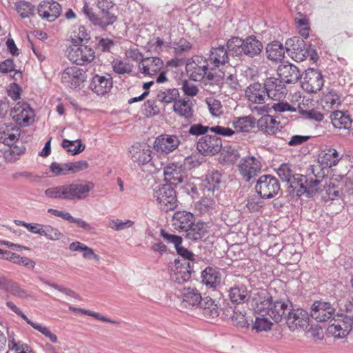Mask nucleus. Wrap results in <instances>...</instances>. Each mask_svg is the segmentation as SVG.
Segmentation results:
<instances>
[{
  "mask_svg": "<svg viewBox=\"0 0 353 353\" xmlns=\"http://www.w3.org/2000/svg\"><path fill=\"white\" fill-rule=\"evenodd\" d=\"M243 39L239 37H232L227 42V51L231 53L232 56L238 57L243 55Z\"/></svg>",
  "mask_w": 353,
  "mask_h": 353,
  "instance_id": "46",
  "label": "nucleus"
},
{
  "mask_svg": "<svg viewBox=\"0 0 353 353\" xmlns=\"http://www.w3.org/2000/svg\"><path fill=\"white\" fill-rule=\"evenodd\" d=\"M112 88V79L110 75L95 74L90 80L89 88L96 94L103 96Z\"/></svg>",
  "mask_w": 353,
  "mask_h": 353,
  "instance_id": "20",
  "label": "nucleus"
},
{
  "mask_svg": "<svg viewBox=\"0 0 353 353\" xmlns=\"http://www.w3.org/2000/svg\"><path fill=\"white\" fill-rule=\"evenodd\" d=\"M61 145L65 150L71 152L73 155L81 153L85 148V145L83 144L79 139L75 141L63 139Z\"/></svg>",
  "mask_w": 353,
  "mask_h": 353,
  "instance_id": "48",
  "label": "nucleus"
},
{
  "mask_svg": "<svg viewBox=\"0 0 353 353\" xmlns=\"http://www.w3.org/2000/svg\"><path fill=\"white\" fill-rule=\"evenodd\" d=\"M194 222V214L187 211H177L172 216V225L179 232H185Z\"/></svg>",
  "mask_w": 353,
  "mask_h": 353,
  "instance_id": "28",
  "label": "nucleus"
},
{
  "mask_svg": "<svg viewBox=\"0 0 353 353\" xmlns=\"http://www.w3.org/2000/svg\"><path fill=\"white\" fill-rule=\"evenodd\" d=\"M201 81H203L205 90L215 93L221 88L223 84V77L221 75L214 74L212 70L206 72V74Z\"/></svg>",
  "mask_w": 353,
  "mask_h": 353,
  "instance_id": "36",
  "label": "nucleus"
},
{
  "mask_svg": "<svg viewBox=\"0 0 353 353\" xmlns=\"http://www.w3.org/2000/svg\"><path fill=\"white\" fill-rule=\"evenodd\" d=\"M180 143L178 136L163 134L155 139L154 149L159 153L168 154L175 150Z\"/></svg>",
  "mask_w": 353,
  "mask_h": 353,
  "instance_id": "14",
  "label": "nucleus"
},
{
  "mask_svg": "<svg viewBox=\"0 0 353 353\" xmlns=\"http://www.w3.org/2000/svg\"><path fill=\"white\" fill-rule=\"evenodd\" d=\"M62 12L61 6L55 1H43L38 6V14L48 21H54Z\"/></svg>",
  "mask_w": 353,
  "mask_h": 353,
  "instance_id": "19",
  "label": "nucleus"
},
{
  "mask_svg": "<svg viewBox=\"0 0 353 353\" xmlns=\"http://www.w3.org/2000/svg\"><path fill=\"white\" fill-rule=\"evenodd\" d=\"M142 112L148 117H151L159 114L160 109L154 100L149 99L144 103Z\"/></svg>",
  "mask_w": 353,
  "mask_h": 353,
  "instance_id": "60",
  "label": "nucleus"
},
{
  "mask_svg": "<svg viewBox=\"0 0 353 353\" xmlns=\"http://www.w3.org/2000/svg\"><path fill=\"white\" fill-rule=\"evenodd\" d=\"M85 79V72L76 66L67 68L61 74L62 83L72 89L79 87Z\"/></svg>",
  "mask_w": 353,
  "mask_h": 353,
  "instance_id": "16",
  "label": "nucleus"
},
{
  "mask_svg": "<svg viewBox=\"0 0 353 353\" xmlns=\"http://www.w3.org/2000/svg\"><path fill=\"white\" fill-rule=\"evenodd\" d=\"M255 189L261 199H271L279 193L281 187L279 180L275 176L265 174L259 178Z\"/></svg>",
  "mask_w": 353,
  "mask_h": 353,
  "instance_id": "6",
  "label": "nucleus"
},
{
  "mask_svg": "<svg viewBox=\"0 0 353 353\" xmlns=\"http://www.w3.org/2000/svg\"><path fill=\"white\" fill-rule=\"evenodd\" d=\"M20 134L19 128L13 124L7 125L5 128L2 127L0 130V141L11 146L18 141Z\"/></svg>",
  "mask_w": 353,
  "mask_h": 353,
  "instance_id": "35",
  "label": "nucleus"
},
{
  "mask_svg": "<svg viewBox=\"0 0 353 353\" xmlns=\"http://www.w3.org/2000/svg\"><path fill=\"white\" fill-rule=\"evenodd\" d=\"M101 16L99 17L98 26L106 29L109 26L113 25L117 21V16L112 10L101 11Z\"/></svg>",
  "mask_w": 353,
  "mask_h": 353,
  "instance_id": "49",
  "label": "nucleus"
},
{
  "mask_svg": "<svg viewBox=\"0 0 353 353\" xmlns=\"http://www.w3.org/2000/svg\"><path fill=\"white\" fill-rule=\"evenodd\" d=\"M277 137L284 139L287 142L288 145L292 147L301 145V144L307 142L311 138V136L304 135H292L289 137L288 134H287L286 137L280 135H278Z\"/></svg>",
  "mask_w": 353,
  "mask_h": 353,
  "instance_id": "54",
  "label": "nucleus"
},
{
  "mask_svg": "<svg viewBox=\"0 0 353 353\" xmlns=\"http://www.w3.org/2000/svg\"><path fill=\"white\" fill-rule=\"evenodd\" d=\"M265 52L268 59L278 62L283 60L286 50L281 43L275 41L267 45Z\"/></svg>",
  "mask_w": 353,
  "mask_h": 353,
  "instance_id": "37",
  "label": "nucleus"
},
{
  "mask_svg": "<svg viewBox=\"0 0 353 353\" xmlns=\"http://www.w3.org/2000/svg\"><path fill=\"white\" fill-rule=\"evenodd\" d=\"M208 70V62L202 57L196 56L186 64V71L190 77L195 81H200L204 79Z\"/></svg>",
  "mask_w": 353,
  "mask_h": 353,
  "instance_id": "12",
  "label": "nucleus"
},
{
  "mask_svg": "<svg viewBox=\"0 0 353 353\" xmlns=\"http://www.w3.org/2000/svg\"><path fill=\"white\" fill-rule=\"evenodd\" d=\"M264 84L267 92V97L274 101L283 99L288 93L285 83L278 78H268Z\"/></svg>",
  "mask_w": 353,
  "mask_h": 353,
  "instance_id": "17",
  "label": "nucleus"
},
{
  "mask_svg": "<svg viewBox=\"0 0 353 353\" xmlns=\"http://www.w3.org/2000/svg\"><path fill=\"white\" fill-rule=\"evenodd\" d=\"M205 102L208 105L209 111L212 116L219 117L223 113V106L219 100L210 97L206 99Z\"/></svg>",
  "mask_w": 353,
  "mask_h": 353,
  "instance_id": "55",
  "label": "nucleus"
},
{
  "mask_svg": "<svg viewBox=\"0 0 353 353\" xmlns=\"http://www.w3.org/2000/svg\"><path fill=\"white\" fill-rule=\"evenodd\" d=\"M13 120L21 126H28L34 121V110L25 101H19L10 110Z\"/></svg>",
  "mask_w": 353,
  "mask_h": 353,
  "instance_id": "9",
  "label": "nucleus"
},
{
  "mask_svg": "<svg viewBox=\"0 0 353 353\" xmlns=\"http://www.w3.org/2000/svg\"><path fill=\"white\" fill-rule=\"evenodd\" d=\"M193 106L194 105L190 99H181L174 101L173 110L180 117L188 121H192L194 117Z\"/></svg>",
  "mask_w": 353,
  "mask_h": 353,
  "instance_id": "26",
  "label": "nucleus"
},
{
  "mask_svg": "<svg viewBox=\"0 0 353 353\" xmlns=\"http://www.w3.org/2000/svg\"><path fill=\"white\" fill-rule=\"evenodd\" d=\"M324 80L321 72L313 68L305 70L301 86L307 92H316L322 88Z\"/></svg>",
  "mask_w": 353,
  "mask_h": 353,
  "instance_id": "13",
  "label": "nucleus"
},
{
  "mask_svg": "<svg viewBox=\"0 0 353 353\" xmlns=\"http://www.w3.org/2000/svg\"><path fill=\"white\" fill-rule=\"evenodd\" d=\"M27 323L32 326L34 329L41 332L45 336L48 338L51 342L56 343L57 341V336L53 334L47 327L34 323L30 320H29Z\"/></svg>",
  "mask_w": 353,
  "mask_h": 353,
  "instance_id": "59",
  "label": "nucleus"
},
{
  "mask_svg": "<svg viewBox=\"0 0 353 353\" xmlns=\"http://www.w3.org/2000/svg\"><path fill=\"white\" fill-rule=\"evenodd\" d=\"M69 310L72 311V312H74L75 313H80V314H85V315H88V316H92L94 319L100 320V321H101L103 322H108V323H114V321H112L111 319H108V318H107V317H105L104 316H102L99 313H97V312L89 310H85V309H82V308H79V307H74V306H70L69 307Z\"/></svg>",
  "mask_w": 353,
  "mask_h": 353,
  "instance_id": "52",
  "label": "nucleus"
},
{
  "mask_svg": "<svg viewBox=\"0 0 353 353\" xmlns=\"http://www.w3.org/2000/svg\"><path fill=\"white\" fill-rule=\"evenodd\" d=\"M333 125L339 129H349L352 127V120L350 115L342 111H334L330 114Z\"/></svg>",
  "mask_w": 353,
  "mask_h": 353,
  "instance_id": "40",
  "label": "nucleus"
},
{
  "mask_svg": "<svg viewBox=\"0 0 353 353\" xmlns=\"http://www.w3.org/2000/svg\"><path fill=\"white\" fill-rule=\"evenodd\" d=\"M163 65V61L159 57H149L139 63V68L145 75L153 76L159 72Z\"/></svg>",
  "mask_w": 353,
  "mask_h": 353,
  "instance_id": "32",
  "label": "nucleus"
},
{
  "mask_svg": "<svg viewBox=\"0 0 353 353\" xmlns=\"http://www.w3.org/2000/svg\"><path fill=\"white\" fill-rule=\"evenodd\" d=\"M194 265L193 261L175 259L171 267L172 281L179 284L188 281L191 277Z\"/></svg>",
  "mask_w": 353,
  "mask_h": 353,
  "instance_id": "8",
  "label": "nucleus"
},
{
  "mask_svg": "<svg viewBox=\"0 0 353 353\" xmlns=\"http://www.w3.org/2000/svg\"><path fill=\"white\" fill-rule=\"evenodd\" d=\"M187 239L197 241L205 237L207 233V228L205 223L201 222L193 223L185 231Z\"/></svg>",
  "mask_w": 353,
  "mask_h": 353,
  "instance_id": "42",
  "label": "nucleus"
},
{
  "mask_svg": "<svg viewBox=\"0 0 353 353\" xmlns=\"http://www.w3.org/2000/svg\"><path fill=\"white\" fill-rule=\"evenodd\" d=\"M332 323L329 325L327 329L328 335L332 336L336 339L345 338L352 330V325L350 322L345 320H336L333 318L331 320Z\"/></svg>",
  "mask_w": 353,
  "mask_h": 353,
  "instance_id": "25",
  "label": "nucleus"
},
{
  "mask_svg": "<svg viewBox=\"0 0 353 353\" xmlns=\"http://www.w3.org/2000/svg\"><path fill=\"white\" fill-rule=\"evenodd\" d=\"M112 67L114 71L119 74H129L132 70V65L123 61H114Z\"/></svg>",
  "mask_w": 353,
  "mask_h": 353,
  "instance_id": "62",
  "label": "nucleus"
},
{
  "mask_svg": "<svg viewBox=\"0 0 353 353\" xmlns=\"http://www.w3.org/2000/svg\"><path fill=\"white\" fill-rule=\"evenodd\" d=\"M153 197L163 211L173 210L177 207L176 191L170 184L158 185L154 190Z\"/></svg>",
  "mask_w": 353,
  "mask_h": 353,
  "instance_id": "4",
  "label": "nucleus"
},
{
  "mask_svg": "<svg viewBox=\"0 0 353 353\" xmlns=\"http://www.w3.org/2000/svg\"><path fill=\"white\" fill-rule=\"evenodd\" d=\"M321 104L324 109L337 108L341 104V99L338 94L333 90H330L324 94L321 98Z\"/></svg>",
  "mask_w": 353,
  "mask_h": 353,
  "instance_id": "43",
  "label": "nucleus"
},
{
  "mask_svg": "<svg viewBox=\"0 0 353 353\" xmlns=\"http://www.w3.org/2000/svg\"><path fill=\"white\" fill-rule=\"evenodd\" d=\"M221 180V176L219 172L212 171L206 175L205 180L203 182L205 188L210 192H214L218 188Z\"/></svg>",
  "mask_w": 353,
  "mask_h": 353,
  "instance_id": "47",
  "label": "nucleus"
},
{
  "mask_svg": "<svg viewBox=\"0 0 353 353\" xmlns=\"http://www.w3.org/2000/svg\"><path fill=\"white\" fill-rule=\"evenodd\" d=\"M134 222L130 220L121 221L120 219H111L107 226L114 231H121L132 226Z\"/></svg>",
  "mask_w": 353,
  "mask_h": 353,
  "instance_id": "58",
  "label": "nucleus"
},
{
  "mask_svg": "<svg viewBox=\"0 0 353 353\" xmlns=\"http://www.w3.org/2000/svg\"><path fill=\"white\" fill-rule=\"evenodd\" d=\"M343 157V154L338 152L335 148H327L321 152L318 161L322 166L330 168L337 165Z\"/></svg>",
  "mask_w": 353,
  "mask_h": 353,
  "instance_id": "24",
  "label": "nucleus"
},
{
  "mask_svg": "<svg viewBox=\"0 0 353 353\" xmlns=\"http://www.w3.org/2000/svg\"><path fill=\"white\" fill-rule=\"evenodd\" d=\"M201 281L206 286L215 288L221 282V274L218 268L207 267L201 272Z\"/></svg>",
  "mask_w": 353,
  "mask_h": 353,
  "instance_id": "34",
  "label": "nucleus"
},
{
  "mask_svg": "<svg viewBox=\"0 0 353 353\" xmlns=\"http://www.w3.org/2000/svg\"><path fill=\"white\" fill-rule=\"evenodd\" d=\"M8 343L9 350L16 353H21L24 350H28V344L21 341H16L13 336H9Z\"/></svg>",
  "mask_w": 353,
  "mask_h": 353,
  "instance_id": "63",
  "label": "nucleus"
},
{
  "mask_svg": "<svg viewBox=\"0 0 353 353\" xmlns=\"http://www.w3.org/2000/svg\"><path fill=\"white\" fill-rule=\"evenodd\" d=\"M216 207V202L210 197L205 196L195 203V210L200 214L212 212Z\"/></svg>",
  "mask_w": 353,
  "mask_h": 353,
  "instance_id": "45",
  "label": "nucleus"
},
{
  "mask_svg": "<svg viewBox=\"0 0 353 353\" xmlns=\"http://www.w3.org/2000/svg\"><path fill=\"white\" fill-rule=\"evenodd\" d=\"M41 236L51 241H57L63 236V234L57 228L50 225H43Z\"/></svg>",
  "mask_w": 353,
  "mask_h": 353,
  "instance_id": "57",
  "label": "nucleus"
},
{
  "mask_svg": "<svg viewBox=\"0 0 353 353\" xmlns=\"http://www.w3.org/2000/svg\"><path fill=\"white\" fill-rule=\"evenodd\" d=\"M130 157L134 162L139 165H145L152 160V151L146 146L133 145L129 151Z\"/></svg>",
  "mask_w": 353,
  "mask_h": 353,
  "instance_id": "31",
  "label": "nucleus"
},
{
  "mask_svg": "<svg viewBox=\"0 0 353 353\" xmlns=\"http://www.w3.org/2000/svg\"><path fill=\"white\" fill-rule=\"evenodd\" d=\"M298 110L301 114L307 115L309 118L313 119L315 121H321L324 119L323 114L320 112L314 110V109L304 110L301 104L299 105Z\"/></svg>",
  "mask_w": 353,
  "mask_h": 353,
  "instance_id": "64",
  "label": "nucleus"
},
{
  "mask_svg": "<svg viewBox=\"0 0 353 353\" xmlns=\"http://www.w3.org/2000/svg\"><path fill=\"white\" fill-rule=\"evenodd\" d=\"M196 148L201 154L214 155L221 151L222 141L216 135H206L199 139Z\"/></svg>",
  "mask_w": 353,
  "mask_h": 353,
  "instance_id": "15",
  "label": "nucleus"
},
{
  "mask_svg": "<svg viewBox=\"0 0 353 353\" xmlns=\"http://www.w3.org/2000/svg\"><path fill=\"white\" fill-rule=\"evenodd\" d=\"M230 318L232 323L236 325L243 327H247L249 325L245 311H241L235 308L233 310V314Z\"/></svg>",
  "mask_w": 353,
  "mask_h": 353,
  "instance_id": "56",
  "label": "nucleus"
},
{
  "mask_svg": "<svg viewBox=\"0 0 353 353\" xmlns=\"http://www.w3.org/2000/svg\"><path fill=\"white\" fill-rule=\"evenodd\" d=\"M203 161V158L200 152L192 153L184 159L182 166L185 170H191L199 166Z\"/></svg>",
  "mask_w": 353,
  "mask_h": 353,
  "instance_id": "50",
  "label": "nucleus"
},
{
  "mask_svg": "<svg viewBox=\"0 0 353 353\" xmlns=\"http://www.w3.org/2000/svg\"><path fill=\"white\" fill-rule=\"evenodd\" d=\"M312 175L308 172L305 176L296 172L295 166L290 163H282L277 169V174L280 179L287 182L288 187L293 190L297 189L296 194L307 196H312L320 189L321 180L320 176L314 174L315 166L311 165L310 169Z\"/></svg>",
  "mask_w": 353,
  "mask_h": 353,
  "instance_id": "1",
  "label": "nucleus"
},
{
  "mask_svg": "<svg viewBox=\"0 0 353 353\" xmlns=\"http://www.w3.org/2000/svg\"><path fill=\"white\" fill-rule=\"evenodd\" d=\"M182 303L186 307H196L202 303L203 299L195 288H184L181 292Z\"/></svg>",
  "mask_w": 353,
  "mask_h": 353,
  "instance_id": "29",
  "label": "nucleus"
},
{
  "mask_svg": "<svg viewBox=\"0 0 353 353\" xmlns=\"http://www.w3.org/2000/svg\"><path fill=\"white\" fill-rule=\"evenodd\" d=\"M16 10L22 18L29 17L34 12V6L28 1H20L15 4Z\"/></svg>",
  "mask_w": 353,
  "mask_h": 353,
  "instance_id": "51",
  "label": "nucleus"
},
{
  "mask_svg": "<svg viewBox=\"0 0 353 353\" xmlns=\"http://www.w3.org/2000/svg\"><path fill=\"white\" fill-rule=\"evenodd\" d=\"M267 92L265 84L254 83L249 85L245 90L246 99L256 104H263L265 102L267 97Z\"/></svg>",
  "mask_w": 353,
  "mask_h": 353,
  "instance_id": "23",
  "label": "nucleus"
},
{
  "mask_svg": "<svg viewBox=\"0 0 353 353\" xmlns=\"http://www.w3.org/2000/svg\"><path fill=\"white\" fill-rule=\"evenodd\" d=\"M261 316H256L254 321L253 328L256 330V332H262V331H268L271 330L272 323L264 316L265 314H260Z\"/></svg>",
  "mask_w": 353,
  "mask_h": 353,
  "instance_id": "53",
  "label": "nucleus"
},
{
  "mask_svg": "<svg viewBox=\"0 0 353 353\" xmlns=\"http://www.w3.org/2000/svg\"><path fill=\"white\" fill-rule=\"evenodd\" d=\"M285 50L292 59L297 62L303 61L309 55L314 59V51L310 52L307 48L305 41L299 37L288 39L285 41Z\"/></svg>",
  "mask_w": 353,
  "mask_h": 353,
  "instance_id": "7",
  "label": "nucleus"
},
{
  "mask_svg": "<svg viewBox=\"0 0 353 353\" xmlns=\"http://www.w3.org/2000/svg\"><path fill=\"white\" fill-rule=\"evenodd\" d=\"M336 309L329 303L322 301H316L310 307V317L317 322H325L334 318Z\"/></svg>",
  "mask_w": 353,
  "mask_h": 353,
  "instance_id": "11",
  "label": "nucleus"
},
{
  "mask_svg": "<svg viewBox=\"0 0 353 353\" xmlns=\"http://www.w3.org/2000/svg\"><path fill=\"white\" fill-rule=\"evenodd\" d=\"M50 171L54 176L65 175L70 172L69 163H59L53 162L50 165Z\"/></svg>",
  "mask_w": 353,
  "mask_h": 353,
  "instance_id": "61",
  "label": "nucleus"
},
{
  "mask_svg": "<svg viewBox=\"0 0 353 353\" xmlns=\"http://www.w3.org/2000/svg\"><path fill=\"white\" fill-rule=\"evenodd\" d=\"M256 119L253 116H245L235 118L232 121V125L236 132H249L254 128Z\"/></svg>",
  "mask_w": 353,
  "mask_h": 353,
  "instance_id": "41",
  "label": "nucleus"
},
{
  "mask_svg": "<svg viewBox=\"0 0 353 353\" xmlns=\"http://www.w3.org/2000/svg\"><path fill=\"white\" fill-rule=\"evenodd\" d=\"M228 295L233 303L241 304L250 299V292L245 284L238 283L229 289Z\"/></svg>",
  "mask_w": 353,
  "mask_h": 353,
  "instance_id": "30",
  "label": "nucleus"
},
{
  "mask_svg": "<svg viewBox=\"0 0 353 353\" xmlns=\"http://www.w3.org/2000/svg\"><path fill=\"white\" fill-rule=\"evenodd\" d=\"M94 185L90 181H77L47 188L45 195L50 199L67 201L81 200L86 198Z\"/></svg>",
  "mask_w": 353,
  "mask_h": 353,
  "instance_id": "3",
  "label": "nucleus"
},
{
  "mask_svg": "<svg viewBox=\"0 0 353 353\" xmlns=\"http://www.w3.org/2000/svg\"><path fill=\"white\" fill-rule=\"evenodd\" d=\"M262 43L254 36H250L243 39V55L253 58L259 55L263 50Z\"/></svg>",
  "mask_w": 353,
  "mask_h": 353,
  "instance_id": "33",
  "label": "nucleus"
},
{
  "mask_svg": "<svg viewBox=\"0 0 353 353\" xmlns=\"http://www.w3.org/2000/svg\"><path fill=\"white\" fill-rule=\"evenodd\" d=\"M240 174L246 181L257 175L261 168L260 161L254 157L243 158L239 164Z\"/></svg>",
  "mask_w": 353,
  "mask_h": 353,
  "instance_id": "18",
  "label": "nucleus"
},
{
  "mask_svg": "<svg viewBox=\"0 0 353 353\" xmlns=\"http://www.w3.org/2000/svg\"><path fill=\"white\" fill-rule=\"evenodd\" d=\"M165 180L168 184L176 185L182 183L186 176L185 169L179 163H169L163 170Z\"/></svg>",
  "mask_w": 353,
  "mask_h": 353,
  "instance_id": "21",
  "label": "nucleus"
},
{
  "mask_svg": "<svg viewBox=\"0 0 353 353\" xmlns=\"http://www.w3.org/2000/svg\"><path fill=\"white\" fill-rule=\"evenodd\" d=\"M65 54L71 62L80 65L90 63L95 58L94 51L91 48L78 43L68 47Z\"/></svg>",
  "mask_w": 353,
  "mask_h": 353,
  "instance_id": "5",
  "label": "nucleus"
},
{
  "mask_svg": "<svg viewBox=\"0 0 353 353\" xmlns=\"http://www.w3.org/2000/svg\"><path fill=\"white\" fill-rule=\"evenodd\" d=\"M228 52L223 46L212 48L209 57L210 62L216 67L224 65L228 62Z\"/></svg>",
  "mask_w": 353,
  "mask_h": 353,
  "instance_id": "38",
  "label": "nucleus"
},
{
  "mask_svg": "<svg viewBox=\"0 0 353 353\" xmlns=\"http://www.w3.org/2000/svg\"><path fill=\"white\" fill-rule=\"evenodd\" d=\"M279 79L284 83H294L297 82L301 74L296 66L292 64L280 65L277 70Z\"/></svg>",
  "mask_w": 353,
  "mask_h": 353,
  "instance_id": "27",
  "label": "nucleus"
},
{
  "mask_svg": "<svg viewBox=\"0 0 353 353\" xmlns=\"http://www.w3.org/2000/svg\"><path fill=\"white\" fill-rule=\"evenodd\" d=\"M310 314L302 308L294 309L292 307L285 316L286 323L291 330L306 329L310 323Z\"/></svg>",
  "mask_w": 353,
  "mask_h": 353,
  "instance_id": "10",
  "label": "nucleus"
},
{
  "mask_svg": "<svg viewBox=\"0 0 353 353\" xmlns=\"http://www.w3.org/2000/svg\"><path fill=\"white\" fill-rule=\"evenodd\" d=\"M252 307L256 313L267 314L275 322H280L291 310L292 303L290 301H283L281 300H273L270 294L262 290L256 293L252 299Z\"/></svg>",
  "mask_w": 353,
  "mask_h": 353,
  "instance_id": "2",
  "label": "nucleus"
},
{
  "mask_svg": "<svg viewBox=\"0 0 353 353\" xmlns=\"http://www.w3.org/2000/svg\"><path fill=\"white\" fill-rule=\"evenodd\" d=\"M199 306L203 316L207 319H214L219 315L220 309L219 306L210 298H204Z\"/></svg>",
  "mask_w": 353,
  "mask_h": 353,
  "instance_id": "39",
  "label": "nucleus"
},
{
  "mask_svg": "<svg viewBox=\"0 0 353 353\" xmlns=\"http://www.w3.org/2000/svg\"><path fill=\"white\" fill-rule=\"evenodd\" d=\"M256 123L257 124L259 130L263 134L276 135L279 133L281 135L283 134V132L280 130V122L276 121L271 115L265 114L262 116Z\"/></svg>",
  "mask_w": 353,
  "mask_h": 353,
  "instance_id": "22",
  "label": "nucleus"
},
{
  "mask_svg": "<svg viewBox=\"0 0 353 353\" xmlns=\"http://www.w3.org/2000/svg\"><path fill=\"white\" fill-rule=\"evenodd\" d=\"M179 96V92L177 89L169 88L160 90L157 94V99L161 103H170L177 101Z\"/></svg>",
  "mask_w": 353,
  "mask_h": 353,
  "instance_id": "44",
  "label": "nucleus"
}]
</instances>
